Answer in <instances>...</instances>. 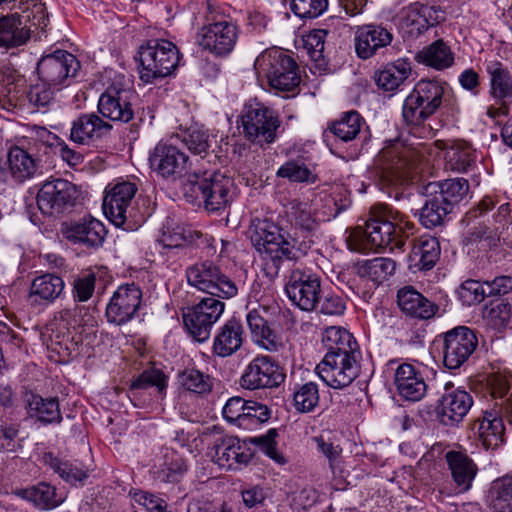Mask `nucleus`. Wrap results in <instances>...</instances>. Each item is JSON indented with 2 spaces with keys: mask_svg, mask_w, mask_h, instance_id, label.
Masks as SVG:
<instances>
[{
  "mask_svg": "<svg viewBox=\"0 0 512 512\" xmlns=\"http://www.w3.org/2000/svg\"><path fill=\"white\" fill-rule=\"evenodd\" d=\"M449 167L457 172H467L475 163L474 151L466 143L455 142L446 152Z\"/></svg>",
  "mask_w": 512,
  "mask_h": 512,
  "instance_id": "obj_52",
  "label": "nucleus"
},
{
  "mask_svg": "<svg viewBox=\"0 0 512 512\" xmlns=\"http://www.w3.org/2000/svg\"><path fill=\"white\" fill-rule=\"evenodd\" d=\"M184 145L195 154L205 153L210 147L209 134L202 129H189L181 138Z\"/></svg>",
  "mask_w": 512,
  "mask_h": 512,
  "instance_id": "obj_64",
  "label": "nucleus"
},
{
  "mask_svg": "<svg viewBox=\"0 0 512 512\" xmlns=\"http://www.w3.org/2000/svg\"><path fill=\"white\" fill-rule=\"evenodd\" d=\"M271 409L260 402L249 400L239 428L245 431H255L271 418Z\"/></svg>",
  "mask_w": 512,
  "mask_h": 512,
  "instance_id": "obj_50",
  "label": "nucleus"
},
{
  "mask_svg": "<svg viewBox=\"0 0 512 512\" xmlns=\"http://www.w3.org/2000/svg\"><path fill=\"white\" fill-rule=\"evenodd\" d=\"M18 496L31 502L40 510H51L63 502L61 495H58L55 486L47 482H39L36 485L20 490Z\"/></svg>",
  "mask_w": 512,
  "mask_h": 512,
  "instance_id": "obj_40",
  "label": "nucleus"
},
{
  "mask_svg": "<svg viewBox=\"0 0 512 512\" xmlns=\"http://www.w3.org/2000/svg\"><path fill=\"white\" fill-rule=\"evenodd\" d=\"M265 311L252 309L246 315V322L253 341L269 352H277L283 343L264 318Z\"/></svg>",
  "mask_w": 512,
  "mask_h": 512,
  "instance_id": "obj_33",
  "label": "nucleus"
},
{
  "mask_svg": "<svg viewBox=\"0 0 512 512\" xmlns=\"http://www.w3.org/2000/svg\"><path fill=\"white\" fill-rule=\"evenodd\" d=\"M411 74V66L405 60L388 64L375 75L376 84L385 91L397 89Z\"/></svg>",
  "mask_w": 512,
  "mask_h": 512,
  "instance_id": "obj_46",
  "label": "nucleus"
},
{
  "mask_svg": "<svg viewBox=\"0 0 512 512\" xmlns=\"http://www.w3.org/2000/svg\"><path fill=\"white\" fill-rule=\"evenodd\" d=\"M44 460L67 483H82L88 477V470L78 462L60 459L51 453L46 454Z\"/></svg>",
  "mask_w": 512,
  "mask_h": 512,
  "instance_id": "obj_49",
  "label": "nucleus"
},
{
  "mask_svg": "<svg viewBox=\"0 0 512 512\" xmlns=\"http://www.w3.org/2000/svg\"><path fill=\"white\" fill-rule=\"evenodd\" d=\"M359 358L343 354L326 353L316 367L317 374L328 386L334 389L345 388L359 375Z\"/></svg>",
  "mask_w": 512,
  "mask_h": 512,
  "instance_id": "obj_15",
  "label": "nucleus"
},
{
  "mask_svg": "<svg viewBox=\"0 0 512 512\" xmlns=\"http://www.w3.org/2000/svg\"><path fill=\"white\" fill-rule=\"evenodd\" d=\"M454 482L461 491H468L477 474V466L471 458L460 451H449L445 455Z\"/></svg>",
  "mask_w": 512,
  "mask_h": 512,
  "instance_id": "obj_36",
  "label": "nucleus"
},
{
  "mask_svg": "<svg viewBox=\"0 0 512 512\" xmlns=\"http://www.w3.org/2000/svg\"><path fill=\"white\" fill-rule=\"evenodd\" d=\"M413 151L399 140H390L374 160L376 176L383 186H397L412 166Z\"/></svg>",
  "mask_w": 512,
  "mask_h": 512,
  "instance_id": "obj_7",
  "label": "nucleus"
},
{
  "mask_svg": "<svg viewBox=\"0 0 512 512\" xmlns=\"http://www.w3.org/2000/svg\"><path fill=\"white\" fill-rule=\"evenodd\" d=\"M277 176L286 178L291 182H310L314 183L315 175L307 165L299 160H290L285 162L277 171Z\"/></svg>",
  "mask_w": 512,
  "mask_h": 512,
  "instance_id": "obj_55",
  "label": "nucleus"
},
{
  "mask_svg": "<svg viewBox=\"0 0 512 512\" xmlns=\"http://www.w3.org/2000/svg\"><path fill=\"white\" fill-rule=\"evenodd\" d=\"M62 233L74 244L97 248L103 244L107 231L101 221L88 216L63 223Z\"/></svg>",
  "mask_w": 512,
  "mask_h": 512,
  "instance_id": "obj_23",
  "label": "nucleus"
},
{
  "mask_svg": "<svg viewBox=\"0 0 512 512\" xmlns=\"http://www.w3.org/2000/svg\"><path fill=\"white\" fill-rule=\"evenodd\" d=\"M328 8V0H292L291 11L299 18H316Z\"/></svg>",
  "mask_w": 512,
  "mask_h": 512,
  "instance_id": "obj_61",
  "label": "nucleus"
},
{
  "mask_svg": "<svg viewBox=\"0 0 512 512\" xmlns=\"http://www.w3.org/2000/svg\"><path fill=\"white\" fill-rule=\"evenodd\" d=\"M285 291L289 300L301 310H316L322 291L320 277L305 269H293L285 285Z\"/></svg>",
  "mask_w": 512,
  "mask_h": 512,
  "instance_id": "obj_14",
  "label": "nucleus"
},
{
  "mask_svg": "<svg viewBox=\"0 0 512 512\" xmlns=\"http://www.w3.org/2000/svg\"><path fill=\"white\" fill-rule=\"evenodd\" d=\"M414 232V224L393 208L377 204L369 212L364 227L357 226L351 235L350 249L362 251L367 248L403 250L406 240Z\"/></svg>",
  "mask_w": 512,
  "mask_h": 512,
  "instance_id": "obj_1",
  "label": "nucleus"
},
{
  "mask_svg": "<svg viewBox=\"0 0 512 512\" xmlns=\"http://www.w3.org/2000/svg\"><path fill=\"white\" fill-rule=\"evenodd\" d=\"M26 409L30 418H35L45 425L59 424L62 421L57 398H43L31 393L26 398Z\"/></svg>",
  "mask_w": 512,
  "mask_h": 512,
  "instance_id": "obj_37",
  "label": "nucleus"
},
{
  "mask_svg": "<svg viewBox=\"0 0 512 512\" xmlns=\"http://www.w3.org/2000/svg\"><path fill=\"white\" fill-rule=\"evenodd\" d=\"M240 118L248 141L263 147L276 140L281 121L273 109L257 101L249 102L244 105Z\"/></svg>",
  "mask_w": 512,
  "mask_h": 512,
  "instance_id": "obj_5",
  "label": "nucleus"
},
{
  "mask_svg": "<svg viewBox=\"0 0 512 512\" xmlns=\"http://www.w3.org/2000/svg\"><path fill=\"white\" fill-rule=\"evenodd\" d=\"M319 402L318 386L314 382L302 385L294 393V404L298 411L310 412Z\"/></svg>",
  "mask_w": 512,
  "mask_h": 512,
  "instance_id": "obj_59",
  "label": "nucleus"
},
{
  "mask_svg": "<svg viewBox=\"0 0 512 512\" xmlns=\"http://www.w3.org/2000/svg\"><path fill=\"white\" fill-rule=\"evenodd\" d=\"M420 8V3H414L402 8L397 15V26L404 38L418 37L428 29Z\"/></svg>",
  "mask_w": 512,
  "mask_h": 512,
  "instance_id": "obj_45",
  "label": "nucleus"
},
{
  "mask_svg": "<svg viewBox=\"0 0 512 512\" xmlns=\"http://www.w3.org/2000/svg\"><path fill=\"white\" fill-rule=\"evenodd\" d=\"M440 256V245L434 237H421L413 242L408 255L409 269L412 272L432 269Z\"/></svg>",
  "mask_w": 512,
  "mask_h": 512,
  "instance_id": "obj_34",
  "label": "nucleus"
},
{
  "mask_svg": "<svg viewBox=\"0 0 512 512\" xmlns=\"http://www.w3.org/2000/svg\"><path fill=\"white\" fill-rule=\"evenodd\" d=\"M18 142L10 146L7 152L8 170L11 177L19 183L32 178L39 167V159L36 158L31 142Z\"/></svg>",
  "mask_w": 512,
  "mask_h": 512,
  "instance_id": "obj_27",
  "label": "nucleus"
},
{
  "mask_svg": "<svg viewBox=\"0 0 512 512\" xmlns=\"http://www.w3.org/2000/svg\"><path fill=\"white\" fill-rule=\"evenodd\" d=\"M416 60L436 70H443L453 65L454 54L442 39H438L419 51Z\"/></svg>",
  "mask_w": 512,
  "mask_h": 512,
  "instance_id": "obj_43",
  "label": "nucleus"
},
{
  "mask_svg": "<svg viewBox=\"0 0 512 512\" xmlns=\"http://www.w3.org/2000/svg\"><path fill=\"white\" fill-rule=\"evenodd\" d=\"M130 95L126 89L108 88L99 98V113L112 122H129L134 116Z\"/></svg>",
  "mask_w": 512,
  "mask_h": 512,
  "instance_id": "obj_24",
  "label": "nucleus"
},
{
  "mask_svg": "<svg viewBox=\"0 0 512 512\" xmlns=\"http://www.w3.org/2000/svg\"><path fill=\"white\" fill-rule=\"evenodd\" d=\"M184 458L172 449H166L163 462L156 471L158 480L164 483L179 482L187 472Z\"/></svg>",
  "mask_w": 512,
  "mask_h": 512,
  "instance_id": "obj_48",
  "label": "nucleus"
},
{
  "mask_svg": "<svg viewBox=\"0 0 512 512\" xmlns=\"http://www.w3.org/2000/svg\"><path fill=\"white\" fill-rule=\"evenodd\" d=\"M255 249L279 268L283 260H296L299 250L294 243L288 241L280 233V228L274 223L264 220L254 226L250 235Z\"/></svg>",
  "mask_w": 512,
  "mask_h": 512,
  "instance_id": "obj_8",
  "label": "nucleus"
},
{
  "mask_svg": "<svg viewBox=\"0 0 512 512\" xmlns=\"http://www.w3.org/2000/svg\"><path fill=\"white\" fill-rule=\"evenodd\" d=\"M426 193L435 194L444 200L452 211L468 194L469 183L464 178L447 179L443 182H431L424 188Z\"/></svg>",
  "mask_w": 512,
  "mask_h": 512,
  "instance_id": "obj_38",
  "label": "nucleus"
},
{
  "mask_svg": "<svg viewBox=\"0 0 512 512\" xmlns=\"http://www.w3.org/2000/svg\"><path fill=\"white\" fill-rule=\"evenodd\" d=\"M77 190L74 184L62 178L45 181L37 194V205L45 215L62 213L76 201Z\"/></svg>",
  "mask_w": 512,
  "mask_h": 512,
  "instance_id": "obj_17",
  "label": "nucleus"
},
{
  "mask_svg": "<svg viewBox=\"0 0 512 512\" xmlns=\"http://www.w3.org/2000/svg\"><path fill=\"white\" fill-rule=\"evenodd\" d=\"M213 459L221 466L228 469H235L237 465L247 464L252 453L240 445L239 439L235 437H222L216 440Z\"/></svg>",
  "mask_w": 512,
  "mask_h": 512,
  "instance_id": "obj_32",
  "label": "nucleus"
},
{
  "mask_svg": "<svg viewBox=\"0 0 512 512\" xmlns=\"http://www.w3.org/2000/svg\"><path fill=\"white\" fill-rule=\"evenodd\" d=\"M202 237L203 234L200 231L185 230L184 228L177 227L173 231L165 232L162 242L166 247L177 248L187 244L197 245Z\"/></svg>",
  "mask_w": 512,
  "mask_h": 512,
  "instance_id": "obj_56",
  "label": "nucleus"
},
{
  "mask_svg": "<svg viewBox=\"0 0 512 512\" xmlns=\"http://www.w3.org/2000/svg\"><path fill=\"white\" fill-rule=\"evenodd\" d=\"M427 199L419 211V221L427 229L442 226L452 210L444 205V200L439 198L435 192L426 193Z\"/></svg>",
  "mask_w": 512,
  "mask_h": 512,
  "instance_id": "obj_44",
  "label": "nucleus"
},
{
  "mask_svg": "<svg viewBox=\"0 0 512 512\" xmlns=\"http://www.w3.org/2000/svg\"><path fill=\"white\" fill-rule=\"evenodd\" d=\"M327 353L360 357L359 346L353 335L344 328L331 326L324 332Z\"/></svg>",
  "mask_w": 512,
  "mask_h": 512,
  "instance_id": "obj_41",
  "label": "nucleus"
},
{
  "mask_svg": "<svg viewBox=\"0 0 512 512\" xmlns=\"http://www.w3.org/2000/svg\"><path fill=\"white\" fill-rule=\"evenodd\" d=\"M254 69L259 77L279 91H293L300 83L299 68L295 60L282 49L270 48L255 60Z\"/></svg>",
  "mask_w": 512,
  "mask_h": 512,
  "instance_id": "obj_3",
  "label": "nucleus"
},
{
  "mask_svg": "<svg viewBox=\"0 0 512 512\" xmlns=\"http://www.w3.org/2000/svg\"><path fill=\"white\" fill-rule=\"evenodd\" d=\"M112 125L96 113H83L71 125L69 139L79 145H90L110 133Z\"/></svg>",
  "mask_w": 512,
  "mask_h": 512,
  "instance_id": "obj_25",
  "label": "nucleus"
},
{
  "mask_svg": "<svg viewBox=\"0 0 512 512\" xmlns=\"http://www.w3.org/2000/svg\"><path fill=\"white\" fill-rule=\"evenodd\" d=\"M244 339L245 333L241 322L236 318H231L217 330L212 352L221 358L230 357L241 349Z\"/></svg>",
  "mask_w": 512,
  "mask_h": 512,
  "instance_id": "obj_31",
  "label": "nucleus"
},
{
  "mask_svg": "<svg viewBox=\"0 0 512 512\" xmlns=\"http://www.w3.org/2000/svg\"><path fill=\"white\" fill-rule=\"evenodd\" d=\"M486 71L490 76V95L497 101L512 98V75L508 68L497 60L486 62Z\"/></svg>",
  "mask_w": 512,
  "mask_h": 512,
  "instance_id": "obj_39",
  "label": "nucleus"
},
{
  "mask_svg": "<svg viewBox=\"0 0 512 512\" xmlns=\"http://www.w3.org/2000/svg\"><path fill=\"white\" fill-rule=\"evenodd\" d=\"M54 91L53 87L47 86L43 82L34 85L28 93L29 102L39 111L46 112L48 107L54 103Z\"/></svg>",
  "mask_w": 512,
  "mask_h": 512,
  "instance_id": "obj_63",
  "label": "nucleus"
},
{
  "mask_svg": "<svg viewBox=\"0 0 512 512\" xmlns=\"http://www.w3.org/2000/svg\"><path fill=\"white\" fill-rule=\"evenodd\" d=\"M364 119L357 111L344 113L338 120L328 125L329 132L338 140L349 142L354 140L364 125Z\"/></svg>",
  "mask_w": 512,
  "mask_h": 512,
  "instance_id": "obj_47",
  "label": "nucleus"
},
{
  "mask_svg": "<svg viewBox=\"0 0 512 512\" xmlns=\"http://www.w3.org/2000/svg\"><path fill=\"white\" fill-rule=\"evenodd\" d=\"M396 270V262L391 258L376 257L356 264V273L379 285L389 279Z\"/></svg>",
  "mask_w": 512,
  "mask_h": 512,
  "instance_id": "obj_42",
  "label": "nucleus"
},
{
  "mask_svg": "<svg viewBox=\"0 0 512 512\" xmlns=\"http://www.w3.org/2000/svg\"><path fill=\"white\" fill-rule=\"evenodd\" d=\"M31 38V29L24 25L17 13L0 17V48L15 49L26 45Z\"/></svg>",
  "mask_w": 512,
  "mask_h": 512,
  "instance_id": "obj_35",
  "label": "nucleus"
},
{
  "mask_svg": "<svg viewBox=\"0 0 512 512\" xmlns=\"http://www.w3.org/2000/svg\"><path fill=\"white\" fill-rule=\"evenodd\" d=\"M190 191L201 199L206 210L214 212L224 209L231 200L232 180L219 171L194 175L189 181Z\"/></svg>",
  "mask_w": 512,
  "mask_h": 512,
  "instance_id": "obj_10",
  "label": "nucleus"
},
{
  "mask_svg": "<svg viewBox=\"0 0 512 512\" xmlns=\"http://www.w3.org/2000/svg\"><path fill=\"white\" fill-rule=\"evenodd\" d=\"M491 508L493 512H512V476L494 481Z\"/></svg>",
  "mask_w": 512,
  "mask_h": 512,
  "instance_id": "obj_51",
  "label": "nucleus"
},
{
  "mask_svg": "<svg viewBox=\"0 0 512 512\" xmlns=\"http://www.w3.org/2000/svg\"><path fill=\"white\" fill-rule=\"evenodd\" d=\"M137 191L136 184L130 181L119 182L106 191L103 211L115 226H124L133 217L131 204Z\"/></svg>",
  "mask_w": 512,
  "mask_h": 512,
  "instance_id": "obj_19",
  "label": "nucleus"
},
{
  "mask_svg": "<svg viewBox=\"0 0 512 512\" xmlns=\"http://www.w3.org/2000/svg\"><path fill=\"white\" fill-rule=\"evenodd\" d=\"M393 40V34L382 25H363L357 28L354 46L359 58L366 60L380 49L387 47Z\"/></svg>",
  "mask_w": 512,
  "mask_h": 512,
  "instance_id": "obj_26",
  "label": "nucleus"
},
{
  "mask_svg": "<svg viewBox=\"0 0 512 512\" xmlns=\"http://www.w3.org/2000/svg\"><path fill=\"white\" fill-rule=\"evenodd\" d=\"M140 79L152 83L171 75L177 68L180 55L177 46L165 39H150L139 47Z\"/></svg>",
  "mask_w": 512,
  "mask_h": 512,
  "instance_id": "obj_2",
  "label": "nucleus"
},
{
  "mask_svg": "<svg viewBox=\"0 0 512 512\" xmlns=\"http://www.w3.org/2000/svg\"><path fill=\"white\" fill-rule=\"evenodd\" d=\"M204 25L197 34V42L200 47L215 57H225L235 48L238 40V27L231 21L216 20Z\"/></svg>",
  "mask_w": 512,
  "mask_h": 512,
  "instance_id": "obj_13",
  "label": "nucleus"
},
{
  "mask_svg": "<svg viewBox=\"0 0 512 512\" xmlns=\"http://www.w3.org/2000/svg\"><path fill=\"white\" fill-rule=\"evenodd\" d=\"M500 405L499 409L483 411L473 422L472 429L485 449H496L504 442V418L512 425V393Z\"/></svg>",
  "mask_w": 512,
  "mask_h": 512,
  "instance_id": "obj_12",
  "label": "nucleus"
},
{
  "mask_svg": "<svg viewBox=\"0 0 512 512\" xmlns=\"http://www.w3.org/2000/svg\"><path fill=\"white\" fill-rule=\"evenodd\" d=\"M473 403V397L469 392L447 383L445 392L438 399L436 406L440 423L447 427L457 426L463 421Z\"/></svg>",
  "mask_w": 512,
  "mask_h": 512,
  "instance_id": "obj_21",
  "label": "nucleus"
},
{
  "mask_svg": "<svg viewBox=\"0 0 512 512\" xmlns=\"http://www.w3.org/2000/svg\"><path fill=\"white\" fill-rule=\"evenodd\" d=\"M487 285L476 280H466L458 290L463 304L471 306L482 302L488 296Z\"/></svg>",
  "mask_w": 512,
  "mask_h": 512,
  "instance_id": "obj_60",
  "label": "nucleus"
},
{
  "mask_svg": "<svg viewBox=\"0 0 512 512\" xmlns=\"http://www.w3.org/2000/svg\"><path fill=\"white\" fill-rule=\"evenodd\" d=\"M484 317L496 329H504L511 326V307L503 300L491 301L485 308Z\"/></svg>",
  "mask_w": 512,
  "mask_h": 512,
  "instance_id": "obj_53",
  "label": "nucleus"
},
{
  "mask_svg": "<svg viewBox=\"0 0 512 512\" xmlns=\"http://www.w3.org/2000/svg\"><path fill=\"white\" fill-rule=\"evenodd\" d=\"M142 296L141 288L134 282L120 285L106 307L108 322L123 325L131 321L141 306Z\"/></svg>",
  "mask_w": 512,
  "mask_h": 512,
  "instance_id": "obj_20",
  "label": "nucleus"
},
{
  "mask_svg": "<svg viewBox=\"0 0 512 512\" xmlns=\"http://www.w3.org/2000/svg\"><path fill=\"white\" fill-rule=\"evenodd\" d=\"M394 383L398 394L408 401H419L427 392L422 373L412 364L403 363L395 371Z\"/></svg>",
  "mask_w": 512,
  "mask_h": 512,
  "instance_id": "obj_28",
  "label": "nucleus"
},
{
  "mask_svg": "<svg viewBox=\"0 0 512 512\" xmlns=\"http://www.w3.org/2000/svg\"><path fill=\"white\" fill-rule=\"evenodd\" d=\"M447 84L437 80H420L406 97L402 115L409 125H421L441 107Z\"/></svg>",
  "mask_w": 512,
  "mask_h": 512,
  "instance_id": "obj_4",
  "label": "nucleus"
},
{
  "mask_svg": "<svg viewBox=\"0 0 512 512\" xmlns=\"http://www.w3.org/2000/svg\"><path fill=\"white\" fill-rule=\"evenodd\" d=\"M130 497L147 512H172L168 510L167 502L153 493L132 489L129 492Z\"/></svg>",
  "mask_w": 512,
  "mask_h": 512,
  "instance_id": "obj_62",
  "label": "nucleus"
},
{
  "mask_svg": "<svg viewBox=\"0 0 512 512\" xmlns=\"http://www.w3.org/2000/svg\"><path fill=\"white\" fill-rule=\"evenodd\" d=\"M397 303L403 313L419 320H429L439 310L437 304L426 298L412 286H405L398 290Z\"/></svg>",
  "mask_w": 512,
  "mask_h": 512,
  "instance_id": "obj_29",
  "label": "nucleus"
},
{
  "mask_svg": "<svg viewBox=\"0 0 512 512\" xmlns=\"http://www.w3.org/2000/svg\"><path fill=\"white\" fill-rule=\"evenodd\" d=\"M64 280L55 273H43L36 276L30 285L28 300L32 306L53 304L62 295Z\"/></svg>",
  "mask_w": 512,
  "mask_h": 512,
  "instance_id": "obj_30",
  "label": "nucleus"
},
{
  "mask_svg": "<svg viewBox=\"0 0 512 512\" xmlns=\"http://www.w3.org/2000/svg\"><path fill=\"white\" fill-rule=\"evenodd\" d=\"M186 278L190 286L210 294V297L230 299L238 293L236 283L211 260L198 261L187 267Z\"/></svg>",
  "mask_w": 512,
  "mask_h": 512,
  "instance_id": "obj_6",
  "label": "nucleus"
},
{
  "mask_svg": "<svg viewBox=\"0 0 512 512\" xmlns=\"http://www.w3.org/2000/svg\"><path fill=\"white\" fill-rule=\"evenodd\" d=\"M478 346L474 330L458 326L444 334L443 363L448 369L460 368L472 356Z\"/></svg>",
  "mask_w": 512,
  "mask_h": 512,
  "instance_id": "obj_16",
  "label": "nucleus"
},
{
  "mask_svg": "<svg viewBox=\"0 0 512 512\" xmlns=\"http://www.w3.org/2000/svg\"><path fill=\"white\" fill-rule=\"evenodd\" d=\"M180 384L188 391L204 394L212 389V381L208 375L197 369H186L179 374Z\"/></svg>",
  "mask_w": 512,
  "mask_h": 512,
  "instance_id": "obj_54",
  "label": "nucleus"
},
{
  "mask_svg": "<svg viewBox=\"0 0 512 512\" xmlns=\"http://www.w3.org/2000/svg\"><path fill=\"white\" fill-rule=\"evenodd\" d=\"M188 156L174 143L159 142L150 154L151 167L163 178H180L187 171Z\"/></svg>",
  "mask_w": 512,
  "mask_h": 512,
  "instance_id": "obj_22",
  "label": "nucleus"
},
{
  "mask_svg": "<svg viewBox=\"0 0 512 512\" xmlns=\"http://www.w3.org/2000/svg\"><path fill=\"white\" fill-rule=\"evenodd\" d=\"M217 297H204L183 312V322L189 334L198 342L209 339L214 324L225 310V303Z\"/></svg>",
  "mask_w": 512,
  "mask_h": 512,
  "instance_id": "obj_11",
  "label": "nucleus"
},
{
  "mask_svg": "<svg viewBox=\"0 0 512 512\" xmlns=\"http://www.w3.org/2000/svg\"><path fill=\"white\" fill-rule=\"evenodd\" d=\"M290 205L289 216L296 226L306 231H313L317 228L318 223L312 215L308 203L292 201Z\"/></svg>",
  "mask_w": 512,
  "mask_h": 512,
  "instance_id": "obj_57",
  "label": "nucleus"
},
{
  "mask_svg": "<svg viewBox=\"0 0 512 512\" xmlns=\"http://www.w3.org/2000/svg\"><path fill=\"white\" fill-rule=\"evenodd\" d=\"M280 366L271 357L256 356L244 369L240 385L244 389L258 390L279 386L284 381Z\"/></svg>",
  "mask_w": 512,
  "mask_h": 512,
  "instance_id": "obj_18",
  "label": "nucleus"
},
{
  "mask_svg": "<svg viewBox=\"0 0 512 512\" xmlns=\"http://www.w3.org/2000/svg\"><path fill=\"white\" fill-rule=\"evenodd\" d=\"M278 437V430L271 428L266 434L249 438V442L259 447L269 458L279 464L285 463L284 456L277 450L276 438Z\"/></svg>",
  "mask_w": 512,
  "mask_h": 512,
  "instance_id": "obj_58",
  "label": "nucleus"
},
{
  "mask_svg": "<svg viewBox=\"0 0 512 512\" xmlns=\"http://www.w3.org/2000/svg\"><path fill=\"white\" fill-rule=\"evenodd\" d=\"M81 68L80 61L66 50L44 55L37 64L39 79L47 86L60 90L71 84Z\"/></svg>",
  "mask_w": 512,
  "mask_h": 512,
  "instance_id": "obj_9",
  "label": "nucleus"
}]
</instances>
